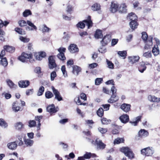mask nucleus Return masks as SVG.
Returning a JSON list of instances; mask_svg holds the SVG:
<instances>
[{"mask_svg":"<svg viewBox=\"0 0 160 160\" xmlns=\"http://www.w3.org/2000/svg\"><path fill=\"white\" fill-rule=\"evenodd\" d=\"M44 88L42 86L40 87L37 92V95L38 96L42 95L44 91Z\"/></svg>","mask_w":160,"mask_h":160,"instance_id":"34","label":"nucleus"},{"mask_svg":"<svg viewBox=\"0 0 160 160\" xmlns=\"http://www.w3.org/2000/svg\"><path fill=\"white\" fill-rule=\"evenodd\" d=\"M101 121L103 124H108L111 122V120H108L106 118H102Z\"/></svg>","mask_w":160,"mask_h":160,"instance_id":"45","label":"nucleus"},{"mask_svg":"<svg viewBox=\"0 0 160 160\" xmlns=\"http://www.w3.org/2000/svg\"><path fill=\"white\" fill-rule=\"evenodd\" d=\"M9 23V22L7 21L3 22L2 20L0 19V28H2L3 26H6Z\"/></svg>","mask_w":160,"mask_h":160,"instance_id":"54","label":"nucleus"},{"mask_svg":"<svg viewBox=\"0 0 160 160\" xmlns=\"http://www.w3.org/2000/svg\"><path fill=\"white\" fill-rule=\"evenodd\" d=\"M148 135V132L147 131L144 129H141L138 132L139 136L142 138L146 137Z\"/></svg>","mask_w":160,"mask_h":160,"instance_id":"17","label":"nucleus"},{"mask_svg":"<svg viewBox=\"0 0 160 160\" xmlns=\"http://www.w3.org/2000/svg\"><path fill=\"white\" fill-rule=\"evenodd\" d=\"M18 103L17 101H15L13 102L12 104V109L13 111L15 112H17L20 110V108L18 106Z\"/></svg>","mask_w":160,"mask_h":160,"instance_id":"22","label":"nucleus"},{"mask_svg":"<svg viewBox=\"0 0 160 160\" xmlns=\"http://www.w3.org/2000/svg\"><path fill=\"white\" fill-rule=\"evenodd\" d=\"M96 145H97L98 148L99 149H103L105 146V145L102 141L99 140L98 139H96Z\"/></svg>","mask_w":160,"mask_h":160,"instance_id":"21","label":"nucleus"},{"mask_svg":"<svg viewBox=\"0 0 160 160\" xmlns=\"http://www.w3.org/2000/svg\"><path fill=\"white\" fill-rule=\"evenodd\" d=\"M1 59L0 61V64L5 67L7 66L8 64L7 60L5 58Z\"/></svg>","mask_w":160,"mask_h":160,"instance_id":"35","label":"nucleus"},{"mask_svg":"<svg viewBox=\"0 0 160 160\" xmlns=\"http://www.w3.org/2000/svg\"><path fill=\"white\" fill-rule=\"evenodd\" d=\"M57 76V74L55 71L52 72L50 75V78L51 81H53L55 78Z\"/></svg>","mask_w":160,"mask_h":160,"instance_id":"51","label":"nucleus"},{"mask_svg":"<svg viewBox=\"0 0 160 160\" xmlns=\"http://www.w3.org/2000/svg\"><path fill=\"white\" fill-rule=\"evenodd\" d=\"M92 154L90 152H86L84 155V158L86 159H89L91 157Z\"/></svg>","mask_w":160,"mask_h":160,"instance_id":"63","label":"nucleus"},{"mask_svg":"<svg viewBox=\"0 0 160 160\" xmlns=\"http://www.w3.org/2000/svg\"><path fill=\"white\" fill-rule=\"evenodd\" d=\"M72 73L75 75L78 76V73L81 71L80 68L77 66H73L72 67Z\"/></svg>","mask_w":160,"mask_h":160,"instance_id":"24","label":"nucleus"},{"mask_svg":"<svg viewBox=\"0 0 160 160\" xmlns=\"http://www.w3.org/2000/svg\"><path fill=\"white\" fill-rule=\"evenodd\" d=\"M152 52L155 56L158 55L159 53V50L158 49V45H155L153 48L152 49Z\"/></svg>","mask_w":160,"mask_h":160,"instance_id":"31","label":"nucleus"},{"mask_svg":"<svg viewBox=\"0 0 160 160\" xmlns=\"http://www.w3.org/2000/svg\"><path fill=\"white\" fill-rule=\"evenodd\" d=\"M134 18H131V22H130L129 24L131 28L133 30L137 28L138 24L136 20L137 19V17L134 16Z\"/></svg>","mask_w":160,"mask_h":160,"instance_id":"8","label":"nucleus"},{"mask_svg":"<svg viewBox=\"0 0 160 160\" xmlns=\"http://www.w3.org/2000/svg\"><path fill=\"white\" fill-rule=\"evenodd\" d=\"M25 143L27 146H31L33 143V141L30 139H25L24 140Z\"/></svg>","mask_w":160,"mask_h":160,"instance_id":"32","label":"nucleus"},{"mask_svg":"<svg viewBox=\"0 0 160 160\" xmlns=\"http://www.w3.org/2000/svg\"><path fill=\"white\" fill-rule=\"evenodd\" d=\"M7 146L9 149L14 150L16 148L17 145L16 142H14L8 143L7 144Z\"/></svg>","mask_w":160,"mask_h":160,"instance_id":"25","label":"nucleus"},{"mask_svg":"<svg viewBox=\"0 0 160 160\" xmlns=\"http://www.w3.org/2000/svg\"><path fill=\"white\" fill-rule=\"evenodd\" d=\"M127 6L125 3H123L121 4L119 8V11L122 13H125L127 12Z\"/></svg>","mask_w":160,"mask_h":160,"instance_id":"27","label":"nucleus"},{"mask_svg":"<svg viewBox=\"0 0 160 160\" xmlns=\"http://www.w3.org/2000/svg\"><path fill=\"white\" fill-rule=\"evenodd\" d=\"M43 28L42 29V31L43 32H48L50 30V29L45 24L43 25Z\"/></svg>","mask_w":160,"mask_h":160,"instance_id":"53","label":"nucleus"},{"mask_svg":"<svg viewBox=\"0 0 160 160\" xmlns=\"http://www.w3.org/2000/svg\"><path fill=\"white\" fill-rule=\"evenodd\" d=\"M98 64L96 63H93L89 65V67L91 69H93L97 67Z\"/></svg>","mask_w":160,"mask_h":160,"instance_id":"60","label":"nucleus"},{"mask_svg":"<svg viewBox=\"0 0 160 160\" xmlns=\"http://www.w3.org/2000/svg\"><path fill=\"white\" fill-rule=\"evenodd\" d=\"M42 115L36 116L35 117V121L37 122L38 125L37 126V131H38L40 130L41 124L40 120L42 118Z\"/></svg>","mask_w":160,"mask_h":160,"instance_id":"14","label":"nucleus"},{"mask_svg":"<svg viewBox=\"0 0 160 160\" xmlns=\"http://www.w3.org/2000/svg\"><path fill=\"white\" fill-rule=\"evenodd\" d=\"M142 118L141 116H138L136 118V121L134 122H130L132 124H134V126L137 125L138 123L140 120Z\"/></svg>","mask_w":160,"mask_h":160,"instance_id":"42","label":"nucleus"},{"mask_svg":"<svg viewBox=\"0 0 160 160\" xmlns=\"http://www.w3.org/2000/svg\"><path fill=\"white\" fill-rule=\"evenodd\" d=\"M106 61L108 68L111 69L114 68V64L111 61L108 59H106Z\"/></svg>","mask_w":160,"mask_h":160,"instance_id":"41","label":"nucleus"},{"mask_svg":"<svg viewBox=\"0 0 160 160\" xmlns=\"http://www.w3.org/2000/svg\"><path fill=\"white\" fill-rule=\"evenodd\" d=\"M72 7L70 5H68L67 7V12L70 14L72 13Z\"/></svg>","mask_w":160,"mask_h":160,"instance_id":"61","label":"nucleus"},{"mask_svg":"<svg viewBox=\"0 0 160 160\" xmlns=\"http://www.w3.org/2000/svg\"><path fill=\"white\" fill-rule=\"evenodd\" d=\"M61 71L63 73V74L65 77L68 76L67 72L66 70V68L65 66H62L61 67Z\"/></svg>","mask_w":160,"mask_h":160,"instance_id":"47","label":"nucleus"},{"mask_svg":"<svg viewBox=\"0 0 160 160\" xmlns=\"http://www.w3.org/2000/svg\"><path fill=\"white\" fill-rule=\"evenodd\" d=\"M131 107L130 104L124 103L121 105L120 108L124 112H127L130 111Z\"/></svg>","mask_w":160,"mask_h":160,"instance_id":"11","label":"nucleus"},{"mask_svg":"<svg viewBox=\"0 0 160 160\" xmlns=\"http://www.w3.org/2000/svg\"><path fill=\"white\" fill-rule=\"evenodd\" d=\"M28 126L30 128L35 127L36 125V122L34 120H30L28 121Z\"/></svg>","mask_w":160,"mask_h":160,"instance_id":"36","label":"nucleus"},{"mask_svg":"<svg viewBox=\"0 0 160 160\" xmlns=\"http://www.w3.org/2000/svg\"><path fill=\"white\" fill-rule=\"evenodd\" d=\"M80 97L81 99L84 101L87 100L86 95L84 93H82L80 95Z\"/></svg>","mask_w":160,"mask_h":160,"instance_id":"64","label":"nucleus"},{"mask_svg":"<svg viewBox=\"0 0 160 160\" xmlns=\"http://www.w3.org/2000/svg\"><path fill=\"white\" fill-rule=\"evenodd\" d=\"M102 106L103 108L105 110L107 111L109 109L110 105L109 104H103L102 105Z\"/></svg>","mask_w":160,"mask_h":160,"instance_id":"62","label":"nucleus"},{"mask_svg":"<svg viewBox=\"0 0 160 160\" xmlns=\"http://www.w3.org/2000/svg\"><path fill=\"white\" fill-rule=\"evenodd\" d=\"M27 24L30 27L28 26L26 27V29L29 31H32L34 30H37V27L30 21H27Z\"/></svg>","mask_w":160,"mask_h":160,"instance_id":"16","label":"nucleus"},{"mask_svg":"<svg viewBox=\"0 0 160 160\" xmlns=\"http://www.w3.org/2000/svg\"><path fill=\"white\" fill-rule=\"evenodd\" d=\"M101 9L100 5L97 3H95L93 4L91 7V9L93 11H98Z\"/></svg>","mask_w":160,"mask_h":160,"instance_id":"29","label":"nucleus"},{"mask_svg":"<svg viewBox=\"0 0 160 160\" xmlns=\"http://www.w3.org/2000/svg\"><path fill=\"white\" fill-rule=\"evenodd\" d=\"M6 82L9 87L11 89H15L17 87V85L15 84L10 79H7Z\"/></svg>","mask_w":160,"mask_h":160,"instance_id":"23","label":"nucleus"},{"mask_svg":"<svg viewBox=\"0 0 160 160\" xmlns=\"http://www.w3.org/2000/svg\"><path fill=\"white\" fill-rule=\"evenodd\" d=\"M148 99L152 102H159L160 101V98H158L154 96L149 95L148 96Z\"/></svg>","mask_w":160,"mask_h":160,"instance_id":"28","label":"nucleus"},{"mask_svg":"<svg viewBox=\"0 0 160 160\" xmlns=\"http://www.w3.org/2000/svg\"><path fill=\"white\" fill-rule=\"evenodd\" d=\"M146 68L145 63L143 62H142L139 63L138 69L140 72L142 73L146 69Z\"/></svg>","mask_w":160,"mask_h":160,"instance_id":"19","label":"nucleus"},{"mask_svg":"<svg viewBox=\"0 0 160 160\" xmlns=\"http://www.w3.org/2000/svg\"><path fill=\"white\" fill-rule=\"evenodd\" d=\"M30 84V82L28 80H22L19 82L18 85L21 88H25L28 87Z\"/></svg>","mask_w":160,"mask_h":160,"instance_id":"13","label":"nucleus"},{"mask_svg":"<svg viewBox=\"0 0 160 160\" xmlns=\"http://www.w3.org/2000/svg\"><path fill=\"white\" fill-rule=\"evenodd\" d=\"M97 115L100 117H102L103 115V110L102 108H100L97 111Z\"/></svg>","mask_w":160,"mask_h":160,"instance_id":"40","label":"nucleus"},{"mask_svg":"<svg viewBox=\"0 0 160 160\" xmlns=\"http://www.w3.org/2000/svg\"><path fill=\"white\" fill-rule=\"evenodd\" d=\"M129 62L132 64H133L138 62L140 58L138 56H133L128 57Z\"/></svg>","mask_w":160,"mask_h":160,"instance_id":"12","label":"nucleus"},{"mask_svg":"<svg viewBox=\"0 0 160 160\" xmlns=\"http://www.w3.org/2000/svg\"><path fill=\"white\" fill-rule=\"evenodd\" d=\"M103 81L102 78H97L95 80V84L96 85H98L102 83Z\"/></svg>","mask_w":160,"mask_h":160,"instance_id":"49","label":"nucleus"},{"mask_svg":"<svg viewBox=\"0 0 160 160\" xmlns=\"http://www.w3.org/2000/svg\"><path fill=\"white\" fill-rule=\"evenodd\" d=\"M4 49L7 52L10 53H12L14 52L15 50L14 47L9 46H5L4 47Z\"/></svg>","mask_w":160,"mask_h":160,"instance_id":"26","label":"nucleus"},{"mask_svg":"<svg viewBox=\"0 0 160 160\" xmlns=\"http://www.w3.org/2000/svg\"><path fill=\"white\" fill-rule=\"evenodd\" d=\"M92 22L91 20V17L88 16L87 20H83L82 22H79L77 24V27L81 28H83L86 25L88 27V28H89L92 26Z\"/></svg>","mask_w":160,"mask_h":160,"instance_id":"2","label":"nucleus"},{"mask_svg":"<svg viewBox=\"0 0 160 160\" xmlns=\"http://www.w3.org/2000/svg\"><path fill=\"white\" fill-rule=\"evenodd\" d=\"M15 30L18 33L20 34L23 35L25 34V31L22 28H16Z\"/></svg>","mask_w":160,"mask_h":160,"instance_id":"37","label":"nucleus"},{"mask_svg":"<svg viewBox=\"0 0 160 160\" xmlns=\"http://www.w3.org/2000/svg\"><path fill=\"white\" fill-rule=\"evenodd\" d=\"M51 88L55 96L54 99L57 100L58 101L63 100L58 90L55 89L53 86L51 87Z\"/></svg>","mask_w":160,"mask_h":160,"instance_id":"5","label":"nucleus"},{"mask_svg":"<svg viewBox=\"0 0 160 160\" xmlns=\"http://www.w3.org/2000/svg\"><path fill=\"white\" fill-rule=\"evenodd\" d=\"M118 5L116 3L112 2L110 8V11L112 13L116 12L118 9Z\"/></svg>","mask_w":160,"mask_h":160,"instance_id":"20","label":"nucleus"},{"mask_svg":"<svg viewBox=\"0 0 160 160\" xmlns=\"http://www.w3.org/2000/svg\"><path fill=\"white\" fill-rule=\"evenodd\" d=\"M98 51L100 52L103 53H105L106 52V49L103 47L100 48L98 49Z\"/></svg>","mask_w":160,"mask_h":160,"instance_id":"59","label":"nucleus"},{"mask_svg":"<svg viewBox=\"0 0 160 160\" xmlns=\"http://www.w3.org/2000/svg\"><path fill=\"white\" fill-rule=\"evenodd\" d=\"M49 67L50 69H52L57 67V65L52 56H50L48 58Z\"/></svg>","mask_w":160,"mask_h":160,"instance_id":"7","label":"nucleus"},{"mask_svg":"<svg viewBox=\"0 0 160 160\" xmlns=\"http://www.w3.org/2000/svg\"><path fill=\"white\" fill-rule=\"evenodd\" d=\"M66 48L61 47L58 49L59 53L57 55V57L60 60L64 61L66 59L64 53L65 52Z\"/></svg>","mask_w":160,"mask_h":160,"instance_id":"6","label":"nucleus"},{"mask_svg":"<svg viewBox=\"0 0 160 160\" xmlns=\"http://www.w3.org/2000/svg\"><path fill=\"white\" fill-rule=\"evenodd\" d=\"M142 39L144 42L146 43L144 47L145 49H148L151 48L152 45V40L153 37L151 36H148V35L145 32H142Z\"/></svg>","mask_w":160,"mask_h":160,"instance_id":"1","label":"nucleus"},{"mask_svg":"<svg viewBox=\"0 0 160 160\" xmlns=\"http://www.w3.org/2000/svg\"><path fill=\"white\" fill-rule=\"evenodd\" d=\"M119 119L121 122L124 123H126L129 121V116L127 114H124L119 117Z\"/></svg>","mask_w":160,"mask_h":160,"instance_id":"15","label":"nucleus"},{"mask_svg":"<svg viewBox=\"0 0 160 160\" xmlns=\"http://www.w3.org/2000/svg\"><path fill=\"white\" fill-rule=\"evenodd\" d=\"M146 156H151L153 153V151L149 148H146Z\"/></svg>","mask_w":160,"mask_h":160,"instance_id":"46","label":"nucleus"},{"mask_svg":"<svg viewBox=\"0 0 160 160\" xmlns=\"http://www.w3.org/2000/svg\"><path fill=\"white\" fill-rule=\"evenodd\" d=\"M68 49L72 53L78 52L79 50L77 46L74 44H71L68 47Z\"/></svg>","mask_w":160,"mask_h":160,"instance_id":"10","label":"nucleus"},{"mask_svg":"<svg viewBox=\"0 0 160 160\" xmlns=\"http://www.w3.org/2000/svg\"><path fill=\"white\" fill-rule=\"evenodd\" d=\"M58 109V108H55V105L53 104L48 106L47 108V111L51 114L56 112Z\"/></svg>","mask_w":160,"mask_h":160,"instance_id":"9","label":"nucleus"},{"mask_svg":"<svg viewBox=\"0 0 160 160\" xmlns=\"http://www.w3.org/2000/svg\"><path fill=\"white\" fill-rule=\"evenodd\" d=\"M94 36L97 38H102L103 37L102 31L99 29L97 30Z\"/></svg>","mask_w":160,"mask_h":160,"instance_id":"30","label":"nucleus"},{"mask_svg":"<svg viewBox=\"0 0 160 160\" xmlns=\"http://www.w3.org/2000/svg\"><path fill=\"white\" fill-rule=\"evenodd\" d=\"M118 53L119 56L123 57V58H125L126 57L127 52L125 51H118Z\"/></svg>","mask_w":160,"mask_h":160,"instance_id":"44","label":"nucleus"},{"mask_svg":"<svg viewBox=\"0 0 160 160\" xmlns=\"http://www.w3.org/2000/svg\"><path fill=\"white\" fill-rule=\"evenodd\" d=\"M111 90L112 94L110 98L108 100V102L109 103H113L118 101L119 100V98L116 94L117 89L114 86L112 87Z\"/></svg>","mask_w":160,"mask_h":160,"instance_id":"3","label":"nucleus"},{"mask_svg":"<svg viewBox=\"0 0 160 160\" xmlns=\"http://www.w3.org/2000/svg\"><path fill=\"white\" fill-rule=\"evenodd\" d=\"M32 12L31 11L29 10L26 9L23 12V17H26L29 15H31Z\"/></svg>","mask_w":160,"mask_h":160,"instance_id":"39","label":"nucleus"},{"mask_svg":"<svg viewBox=\"0 0 160 160\" xmlns=\"http://www.w3.org/2000/svg\"><path fill=\"white\" fill-rule=\"evenodd\" d=\"M110 41L109 35H106L103 38L101 42L103 46L107 45Z\"/></svg>","mask_w":160,"mask_h":160,"instance_id":"18","label":"nucleus"},{"mask_svg":"<svg viewBox=\"0 0 160 160\" xmlns=\"http://www.w3.org/2000/svg\"><path fill=\"white\" fill-rule=\"evenodd\" d=\"M19 39L21 41L24 42H28L29 41V38L23 37L21 36L20 37Z\"/></svg>","mask_w":160,"mask_h":160,"instance_id":"55","label":"nucleus"},{"mask_svg":"<svg viewBox=\"0 0 160 160\" xmlns=\"http://www.w3.org/2000/svg\"><path fill=\"white\" fill-rule=\"evenodd\" d=\"M124 139L123 138H118L114 141V143L118 144L124 142Z\"/></svg>","mask_w":160,"mask_h":160,"instance_id":"38","label":"nucleus"},{"mask_svg":"<svg viewBox=\"0 0 160 160\" xmlns=\"http://www.w3.org/2000/svg\"><path fill=\"white\" fill-rule=\"evenodd\" d=\"M54 96L52 92L50 91H46L45 93V96L46 98L49 99L52 98Z\"/></svg>","mask_w":160,"mask_h":160,"instance_id":"33","label":"nucleus"},{"mask_svg":"<svg viewBox=\"0 0 160 160\" xmlns=\"http://www.w3.org/2000/svg\"><path fill=\"white\" fill-rule=\"evenodd\" d=\"M143 56L146 58H150L151 57V53L150 52H145L143 54Z\"/></svg>","mask_w":160,"mask_h":160,"instance_id":"57","label":"nucleus"},{"mask_svg":"<svg viewBox=\"0 0 160 160\" xmlns=\"http://www.w3.org/2000/svg\"><path fill=\"white\" fill-rule=\"evenodd\" d=\"M19 25L21 27H23L26 25L27 22L24 20H21L18 22Z\"/></svg>","mask_w":160,"mask_h":160,"instance_id":"50","label":"nucleus"},{"mask_svg":"<svg viewBox=\"0 0 160 160\" xmlns=\"http://www.w3.org/2000/svg\"><path fill=\"white\" fill-rule=\"evenodd\" d=\"M98 131L102 134L105 133L107 132V129L106 128H104L101 127H99L98 128Z\"/></svg>","mask_w":160,"mask_h":160,"instance_id":"52","label":"nucleus"},{"mask_svg":"<svg viewBox=\"0 0 160 160\" xmlns=\"http://www.w3.org/2000/svg\"><path fill=\"white\" fill-rule=\"evenodd\" d=\"M5 128L7 126V124L2 119H0V126Z\"/></svg>","mask_w":160,"mask_h":160,"instance_id":"48","label":"nucleus"},{"mask_svg":"<svg viewBox=\"0 0 160 160\" xmlns=\"http://www.w3.org/2000/svg\"><path fill=\"white\" fill-rule=\"evenodd\" d=\"M120 151L130 159L134 158V154L132 150L128 147H123L120 149Z\"/></svg>","mask_w":160,"mask_h":160,"instance_id":"4","label":"nucleus"},{"mask_svg":"<svg viewBox=\"0 0 160 160\" xmlns=\"http://www.w3.org/2000/svg\"><path fill=\"white\" fill-rule=\"evenodd\" d=\"M134 16L137 17L136 15L134 13L131 12L129 14L128 16V18L129 19L131 20V18H134Z\"/></svg>","mask_w":160,"mask_h":160,"instance_id":"58","label":"nucleus"},{"mask_svg":"<svg viewBox=\"0 0 160 160\" xmlns=\"http://www.w3.org/2000/svg\"><path fill=\"white\" fill-rule=\"evenodd\" d=\"M25 59H30L32 58V55L31 54H28L26 53H22Z\"/></svg>","mask_w":160,"mask_h":160,"instance_id":"56","label":"nucleus"},{"mask_svg":"<svg viewBox=\"0 0 160 160\" xmlns=\"http://www.w3.org/2000/svg\"><path fill=\"white\" fill-rule=\"evenodd\" d=\"M23 126L22 122H19L16 123L15 125V127L16 129L18 130L21 129Z\"/></svg>","mask_w":160,"mask_h":160,"instance_id":"43","label":"nucleus"}]
</instances>
